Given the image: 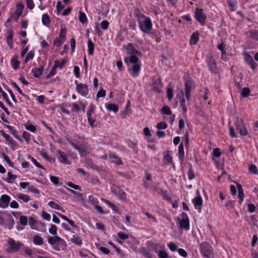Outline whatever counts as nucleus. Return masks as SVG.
<instances>
[{"label":"nucleus","mask_w":258,"mask_h":258,"mask_svg":"<svg viewBox=\"0 0 258 258\" xmlns=\"http://www.w3.org/2000/svg\"><path fill=\"white\" fill-rule=\"evenodd\" d=\"M137 17L140 30L144 33L149 34L152 29V23L150 18L142 13L138 14Z\"/></svg>","instance_id":"obj_1"},{"label":"nucleus","mask_w":258,"mask_h":258,"mask_svg":"<svg viewBox=\"0 0 258 258\" xmlns=\"http://www.w3.org/2000/svg\"><path fill=\"white\" fill-rule=\"evenodd\" d=\"M48 242L52 248L57 251L64 250L67 247L66 241L59 236H48Z\"/></svg>","instance_id":"obj_2"},{"label":"nucleus","mask_w":258,"mask_h":258,"mask_svg":"<svg viewBox=\"0 0 258 258\" xmlns=\"http://www.w3.org/2000/svg\"><path fill=\"white\" fill-rule=\"evenodd\" d=\"M199 250L201 255L204 258H210L214 256V250L210 243L203 241L200 245Z\"/></svg>","instance_id":"obj_3"},{"label":"nucleus","mask_w":258,"mask_h":258,"mask_svg":"<svg viewBox=\"0 0 258 258\" xmlns=\"http://www.w3.org/2000/svg\"><path fill=\"white\" fill-rule=\"evenodd\" d=\"M76 85V91L82 96H86L89 93L88 86L85 84L79 83L78 81H75Z\"/></svg>","instance_id":"obj_4"},{"label":"nucleus","mask_w":258,"mask_h":258,"mask_svg":"<svg viewBox=\"0 0 258 258\" xmlns=\"http://www.w3.org/2000/svg\"><path fill=\"white\" fill-rule=\"evenodd\" d=\"M181 220L179 221L180 227L185 230H189V219L185 212L181 214Z\"/></svg>","instance_id":"obj_5"},{"label":"nucleus","mask_w":258,"mask_h":258,"mask_svg":"<svg viewBox=\"0 0 258 258\" xmlns=\"http://www.w3.org/2000/svg\"><path fill=\"white\" fill-rule=\"evenodd\" d=\"M95 107L93 104H91L89 106V108L87 111V116L88 122L92 127H94L93 123L95 119L92 117V114L94 112Z\"/></svg>","instance_id":"obj_6"},{"label":"nucleus","mask_w":258,"mask_h":258,"mask_svg":"<svg viewBox=\"0 0 258 258\" xmlns=\"http://www.w3.org/2000/svg\"><path fill=\"white\" fill-rule=\"evenodd\" d=\"M11 198L7 195H3L0 198V208L2 209L7 208L9 205Z\"/></svg>","instance_id":"obj_7"},{"label":"nucleus","mask_w":258,"mask_h":258,"mask_svg":"<svg viewBox=\"0 0 258 258\" xmlns=\"http://www.w3.org/2000/svg\"><path fill=\"white\" fill-rule=\"evenodd\" d=\"M57 159L58 161L61 163L67 165H70L71 164V162L68 159V156L67 154L60 150L58 151Z\"/></svg>","instance_id":"obj_8"},{"label":"nucleus","mask_w":258,"mask_h":258,"mask_svg":"<svg viewBox=\"0 0 258 258\" xmlns=\"http://www.w3.org/2000/svg\"><path fill=\"white\" fill-rule=\"evenodd\" d=\"M244 60L252 70H255L257 64L253 60L252 57L247 53H244Z\"/></svg>","instance_id":"obj_9"},{"label":"nucleus","mask_w":258,"mask_h":258,"mask_svg":"<svg viewBox=\"0 0 258 258\" xmlns=\"http://www.w3.org/2000/svg\"><path fill=\"white\" fill-rule=\"evenodd\" d=\"M192 202L194 205L195 208L201 212L202 205L203 199L202 197L199 194L196 198L192 199Z\"/></svg>","instance_id":"obj_10"},{"label":"nucleus","mask_w":258,"mask_h":258,"mask_svg":"<svg viewBox=\"0 0 258 258\" xmlns=\"http://www.w3.org/2000/svg\"><path fill=\"white\" fill-rule=\"evenodd\" d=\"M195 17L196 20L201 24H204L206 19V16L203 13L202 9H196Z\"/></svg>","instance_id":"obj_11"},{"label":"nucleus","mask_w":258,"mask_h":258,"mask_svg":"<svg viewBox=\"0 0 258 258\" xmlns=\"http://www.w3.org/2000/svg\"><path fill=\"white\" fill-rule=\"evenodd\" d=\"M8 243L11 248L14 251H18L23 245V243L20 241L16 242L15 240L12 238H10L9 240Z\"/></svg>","instance_id":"obj_12"},{"label":"nucleus","mask_w":258,"mask_h":258,"mask_svg":"<svg viewBox=\"0 0 258 258\" xmlns=\"http://www.w3.org/2000/svg\"><path fill=\"white\" fill-rule=\"evenodd\" d=\"M123 48L126 51L127 54L133 55L140 53L137 49L134 48L133 44L131 43H128L126 46L123 45Z\"/></svg>","instance_id":"obj_13"},{"label":"nucleus","mask_w":258,"mask_h":258,"mask_svg":"<svg viewBox=\"0 0 258 258\" xmlns=\"http://www.w3.org/2000/svg\"><path fill=\"white\" fill-rule=\"evenodd\" d=\"M141 63L133 64L131 69L128 70L129 73L133 77H136L141 71Z\"/></svg>","instance_id":"obj_14"},{"label":"nucleus","mask_w":258,"mask_h":258,"mask_svg":"<svg viewBox=\"0 0 258 258\" xmlns=\"http://www.w3.org/2000/svg\"><path fill=\"white\" fill-rule=\"evenodd\" d=\"M72 112H79L81 109L83 112L85 111L86 106L81 101H79L78 103H73L71 105Z\"/></svg>","instance_id":"obj_15"},{"label":"nucleus","mask_w":258,"mask_h":258,"mask_svg":"<svg viewBox=\"0 0 258 258\" xmlns=\"http://www.w3.org/2000/svg\"><path fill=\"white\" fill-rule=\"evenodd\" d=\"M108 156L110 158H113L114 160H112L111 162L115 164L117 166L123 165V162L120 158L118 157L115 153L109 152L108 153Z\"/></svg>","instance_id":"obj_16"},{"label":"nucleus","mask_w":258,"mask_h":258,"mask_svg":"<svg viewBox=\"0 0 258 258\" xmlns=\"http://www.w3.org/2000/svg\"><path fill=\"white\" fill-rule=\"evenodd\" d=\"M162 88L161 80L159 78L155 79L152 83V89L154 91L159 92Z\"/></svg>","instance_id":"obj_17"},{"label":"nucleus","mask_w":258,"mask_h":258,"mask_svg":"<svg viewBox=\"0 0 258 258\" xmlns=\"http://www.w3.org/2000/svg\"><path fill=\"white\" fill-rule=\"evenodd\" d=\"M71 241L78 246H81L83 244V240L81 237L78 234L73 235Z\"/></svg>","instance_id":"obj_18"},{"label":"nucleus","mask_w":258,"mask_h":258,"mask_svg":"<svg viewBox=\"0 0 258 258\" xmlns=\"http://www.w3.org/2000/svg\"><path fill=\"white\" fill-rule=\"evenodd\" d=\"M44 71V66H41L40 68H36L33 69L31 71L33 75L35 78H39L40 76L42 74Z\"/></svg>","instance_id":"obj_19"},{"label":"nucleus","mask_w":258,"mask_h":258,"mask_svg":"<svg viewBox=\"0 0 258 258\" xmlns=\"http://www.w3.org/2000/svg\"><path fill=\"white\" fill-rule=\"evenodd\" d=\"M208 65L211 71L214 73L218 72V69L216 67L215 60L213 57H211L208 61Z\"/></svg>","instance_id":"obj_20"},{"label":"nucleus","mask_w":258,"mask_h":258,"mask_svg":"<svg viewBox=\"0 0 258 258\" xmlns=\"http://www.w3.org/2000/svg\"><path fill=\"white\" fill-rule=\"evenodd\" d=\"M178 154L179 160L180 161L181 163H182L184 157V151L182 143H180L178 146Z\"/></svg>","instance_id":"obj_21"},{"label":"nucleus","mask_w":258,"mask_h":258,"mask_svg":"<svg viewBox=\"0 0 258 258\" xmlns=\"http://www.w3.org/2000/svg\"><path fill=\"white\" fill-rule=\"evenodd\" d=\"M102 201L106 204L110 208H111L113 211L116 212V213H119V209L114 204L110 202L109 201L103 199H102Z\"/></svg>","instance_id":"obj_22"},{"label":"nucleus","mask_w":258,"mask_h":258,"mask_svg":"<svg viewBox=\"0 0 258 258\" xmlns=\"http://www.w3.org/2000/svg\"><path fill=\"white\" fill-rule=\"evenodd\" d=\"M11 63L14 70H16L19 68L20 61L18 60L17 55H15L12 57Z\"/></svg>","instance_id":"obj_23"},{"label":"nucleus","mask_w":258,"mask_h":258,"mask_svg":"<svg viewBox=\"0 0 258 258\" xmlns=\"http://www.w3.org/2000/svg\"><path fill=\"white\" fill-rule=\"evenodd\" d=\"M32 241L36 245H41L43 243V239L39 235H35L32 238Z\"/></svg>","instance_id":"obj_24"},{"label":"nucleus","mask_w":258,"mask_h":258,"mask_svg":"<svg viewBox=\"0 0 258 258\" xmlns=\"http://www.w3.org/2000/svg\"><path fill=\"white\" fill-rule=\"evenodd\" d=\"M195 85L191 80H187L185 83V90L191 92L194 88Z\"/></svg>","instance_id":"obj_25"},{"label":"nucleus","mask_w":258,"mask_h":258,"mask_svg":"<svg viewBox=\"0 0 258 258\" xmlns=\"http://www.w3.org/2000/svg\"><path fill=\"white\" fill-rule=\"evenodd\" d=\"M218 49L221 51L222 56L221 59L223 60H226L225 54L226 53V45L224 43H220L218 46Z\"/></svg>","instance_id":"obj_26"},{"label":"nucleus","mask_w":258,"mask_h":258,"mask_svg":"<svg viewBox=\"0 0 258 258\" xmlns=\"http://www.w3.org/2000/svg\"><path fill=\"white\" fill-rule=\"evenodd\" d=\"M86 180L93 185H96L99 183V180L96 176H91L89 174L86 177Z\"/></svg>","instance_id":"obj_27"},{"label":"nucleus","mask_w":258,"mask_h":258,"mask_svg":"<svg viewBox=\"0 0 258 258\" xmlns=\"http://www.w3.org/2000/svg\"><path fill=\"white\" fill-rule=\"evenodd\" d=\"M27 159L30 160L37 167L43 170H45V168L41 165L37 161L30 155H27Z\"/></svg>","instance_id":"obj_28"},{"label":"nucleus","mask_w":258,"mask_h":258,"mask_svg":"<svg viewBox=\"0 0 258 258\" xmlns=\"http://www.w3.org/2000/svg\"><path fill=\"white\" fill-rule=\"evenodd\" d=\"M188 179L191 180L195 178V172L192 169V166L191 163H188V170L187 172Z\"/></svg>","instance_id":"obj_29"},{"label":"nucleus","mask_w":258,"mask_h":258,"mask_svg":"<svg viewBox=\"0 0 258 258\" xmlns=\"http://www.w3.org/2000/svg\"><path fill=\"white\" fill-rule=\"evenodd\" d=\"M13 33L12 31H9L8 32V34L7 37V42L8 45L11 48L13 47Z\"/></svg>","instance_id":"obj_30"},{"label":"nucleus","mask_w":258,"mask_h":258,"mask_svg":"<svg viewBox=\"0 0 258 258\" xmlns=\"http://www.w3.org/2000/svg\"><path fill=\"white\" fill-rule=\"evenodd\" d=\"M149 245L150 246L151 248L156 253L158 252L157 251L158 248L163 249L164 248V246L163 245H162L160 243H153L152 242H150Z\"/></svg>","instance_id":"obj_31"},{"label":"nucleus","mask_w":258,"mask_h":258,"mask_svg":"<svg viewBox=\"0 0 258 258\" xmlns=\"http://www.w3.org/2000/svg\"><path fill=\"white\" fill-rule=\"evenodd\" d=\"M88 54L92 55L94 53V44L91 39H89L87 42Z\"/></svg>","instance_id":"obj_32"},{"label":"nucleus","mask_w":258,"mask_h":258,"mask_svg":"<svg viewBox=\"0 0 258 258\" xmlns=\"http://www.w3.org/2000/svg\"><path fill=\"white\" fill-rule=\"evenodd\" d=\"M114 194L118 197L120 200H124L126 197V193L122 189L118 188V192H114Z\"/></svg>","instance_id":"obj_33"},{"label":"nucleus","mask_w":258,"mask_h":258,"mask_svg":"<svg viewBox=\"0 0 258 258\" xmlns=\"http://www.w3.org/2000/svg\"><path fill=\"white\" fill-rule=\"evenodd\" d=\"M112 222L116 226H117L120 229H121L122 230H126V228L124 227L122 223H121L114 216L113 217Z\"/></svg>","instance_id":"obj_34"},{"label":"nucleus","mask_w":258,"mask_h":258,"mask_svg":"<svg viewBox=\"0 0 258 258\" xmlns=\"http://www.w3.org/2000/svg\"><path fill=\"white\" fill-rule=\"evenodd\" d=\"M199 34L197 33H194L190 39V44L192 45H196L199 40Z\"/></svg>","instance_id":"obj_35"},{"label":"nucleus","mask_w":258,"mask_h":258,"mask_svg":"<svg viewBox=\"0 0 258 258\" xmlns=\"http://www.w3.org/2000/svg\"><path fill=\"white\" fill-rule=\"evenodd\" d=\"M105 106H106V108L110 111H113L114 112H117L118 110V107L114 104H113V103L106 104Z\"/></svg>","instance_id":"obj_36"},{"label":"nucleus","mask_w":258,"mask_h":258,"mask_svg":"<svg viewBox=\"0 0 258 258\" xmlns=\"http://www.w3.org/2000/svg\"><path fill=\"white\" fill-rule=\"evenodd\" d=\"M9 215V218L7 219V226L9 229L11 230L14 228L15 222L13 218L11 216V215Z\"/></svg>","instance_id":"obj_37"},{"label":"nucleus","mask_w":258,"mask_h":258,"mask_svg":"<svg viewBox=\"0 0 258 258\" xmlns=\"http://www.w3.org/2000/svg\"><path fill=\"white\" fill-rule=\"evenodd\" d=\"M42 22L43 25L47 26L50 23L49 17L47 14H44L42 16Z\"/></svg>","instance_id":"obj_38"},{"label":"nucleus","mask_w":258,"mask_h":258,"mask_svg":"<svg viewBox=\"0 0 258 258\" xmlns=\"http://www.w3.org/2000/svg\"><path fill=\"white\" fill-rule=\"evenodd\" d=\"M163 159L167 162L172 164L173 158L171 155H170L169 151H166L164 155Z\"/></svg>","instance_id":"obj_39"},{"label":"nucleus","mask_w":258,"mask_h":258,"mask_svg":"<svg viewBox=\"0 0 258 258\" xmlns=\"http://www.w3.org/2000/svg\"><path fill=\"white\" fill-rule=\"evenodd\" d=\"M248 171L250 173L254 175L258 174V170L257 167L255 165L252 164L248 167Z\"/></svg>","instance_id":"obj_40"},{"label":"nucleus","mask_w":258,"mask_h":258,"mask_svg":"<svg viewBox=\"0 0 258 258\" xmlns=\"http://www.w3.org/2000/svg\"><path fill=\"white\" fill-rule=\"evenodd\" d=\"M48 205L51 208L57 210H60L61 208L58 204L56 203L54 201H50L48 202Z\"/></svg>","instance_id":"obj_41"},{"label":"nucleus","mask_w":258,"mask_h":258,"mask_svg":"<svg viewBox=\"0 0 258 258\" xmlns=\"http://www.w3.org/2000/svg\"><path fill=\"white\" fill-rule=\"evenodd\" d=\"M167 247L172 252L177 251L178 248L177 245L173 242H170L167 244Z\"/></svg>","instance_id":"obj_42"},{"label":"nucleus","mask_w":258,"mask_h":258,"mask_svg":"<svg viewBox=\"0 0 258 258\" xmlns=\"http://www.w3.org/2000/svg\"><path fill=\"white\" fill-rule=\"evenodd\" d=\"M18 198L25 203H27L30 200V198L29 196L21 193L19 194Z\"/></svg>","instance_id":"obj_43"},{"label":"nucleus","mask_w":258,"mask_h":258,"mask_svg":"<svg viewBox=\"0 0 258 258\" xmlns=\"http://www.w3.org/2000/svg\"><path fill=\"white\" fill-rule=\"evenodd\" d=\"M67 33L66 28H61L59 34V38L64 41Z\"/></svg>","instance_id":"obj_44"},{"label":"nucleus","mask_w":258,"mask_h":258,"mask_svg":"<svg viewBox=\"0 0 258 258\" xmlns=\"http://www.w3.org/2000/svg\"><path fill=\"white\" fill-rule=\"evenodd\" d=\"M250 37L255 41L258 40V30H253L250 32Z\"/></svg>","instance_id":"obj_45"},{"label":"nucleus","mask_w":258,"mask_h":258,"mask_svg":"<svg viewBox=\"0 0 258 258\" xmlns=\"http://www.w3.org/2000/svg\"><path fill=\"white\" fill-rule=\"evenodd\" d=\"M141 252L146 258H152V254L146 248H143L141 250Z\"/></svg>","instance_id":"obj_46"},{"label":"nucleus","mask_w":258,"mask_h":258,"mask_svg":"<svg viewBox=\"0 0 258 258\" xmlns=\"http://www.w3.org/2000/svg\"><path fill=\"white\" fill-rule=\"evenodd\" d=\"M34 56V52L33 51H30L28 52L27 56L24 60V63H26L30 60H31L33 58Z\"/></svg>","instance_id":"obj_47"},{"label":"nucleus","mask_w":258,"mask_h":258,"mask_svg":"<svg viewBox=\"0 0 258 258\" xmlns=\"http://www.w3.org/2000/svg\"><path fill=\"white\" fill-rule=\"evenodd\" d=\"M79 21L83 23L86 22L87 21L86 15L82 12H80L79 13Z\"/></svg>","instance_id":"obj_48"},{"label":"nucleus","mask_w":258,"mask_h":258,"mask_svg":"<svg viewBox=\"0 0 258 258\" xmlns=\"http://www.w3.org/2000/svg\"><path fill=\"white\" fill-rule=\"evenodd\" d=\"M49 232L54 236H57V227L56 225L51 224V227L49 229Z\"/></svg>","instance_id":"obj_49"},{"label":"nucleus","mask_w":258,"mask_h":258,"mask_svg":"<svg viewBox=\"0 0 258 258\" xmlns=\"http://www.w3.org/2000/svg\"><path fill=\"white\" fill-rule=\"evenodd\" d=\"M20 223L23 226H26L28 224V219L26 216L21 215L20 217Z\"/></svg>","instance_id":"obj_50"},{"label":"nucleus","mask_w":258,"mask_h":258,"mask_svg":"<svg viewBox=\"0 0 258 258\" xmlns=\"http://www.w3.org/2000/svg\"><path fill=\"white\" fill-rule=\"evenodd\" d=\"M117 236L121 240H125L128 238V235L124 232H119L117 233Z\"/></svg>","instance_id":"obj_51"},{"label":"nucleus","mask_w":258,"mask_h":258,"mask_svg":"<svg viewBox=\"0 0 258 258\" xmlns=\"http://www.w3.org/2000/svg\"><path fill=\"white\" fill-rule=\"evenodd\" d=\"M237 187L238 192L239 202L240 203L242 202V185L239 183H237Z\"/></svg>","instance_id":"obj_52"},{"label":"nucleus","mask_w":258,"mask_h":258,"mask_svg":"<svg viewBox=\"0 0 258 258\" xmlns=\"http://www.w3.org/2000/svg\"><path fill=\"white\" fill-rule=\"evenodd\" d=\"M162 112L163 114L166 115H170L172 112L170 108L168 106H164L162 109Z\"/></svg>","instance_id":"obj_53"},{"label":"nucleus","mask_w":258,"mask_h":258,"mask_svg":"<svg viewBox=\"0 0 258 258\" xmlns=\"http://www.w3.org/2000/svg\"><path fill=\"white\" fill-rule=\"evenodd\" d=\"M159 258H168V253L165 250H160L158 252Z\"/></svg>","instance_id":"obj_54"},{"label":"nucleus","mask_w":258,"mask_h":258,"mask_svg":"<svg viewBox=\"0 0 258 258\" xmlns=\"http://www.w3.org/2000/svg\"><path fill=\"white\" fill-rule=\"evenodd\" d=\"M167 127V124L165 121L159 122L156 125L157 129H165Z\"/></svg>","instance_id":"obj_55"},{"label":"nucleus","mask_w":258,"mask_h":258,"mask_svg":"<svg viewBox=\"0 0 258 258\" xmlns=\"http://www.w3.org/2000/svg\"><path fill=\"white\" fill-rule=\"evenodd\" d=\"M129 60H130V62L131 63H133V64L139 63L138 62L139 59H138V57L136 56H135V55H132L130 57Z\"/></svg>","instance_id":"obj_56"},{"label":"nucleus","mask_w":258,"mask_h":258,"mask_svg":"<svg viewBox=\"0 0 258 258\" xmlns=\"http://www.w3.org/2000/svg\"><path fill=\"white\" fill-rule=\"evenodd\" d=\"M57 67L54 65V66L51 68L50 72L47 75L46 78L49 79L51 78L52 76H54L56 74V70Z\"/></svg>","instance_id":"obj_57"},{"label":"nucleus","mask_w":258,"mask_h":258,"mask_svg":"<svg viewBox=\"0 0 258 258\" xmlns=\"http://www.w3.org/2000/svg\"><path fill=\"white\" fill-rule=\"evenodd\" d=\"M66 63V60H64V59H62L60 61H58V60H56L55 61V64L54 65L57 67V68H62L63 65Z\"/></svg>","instance_id":"obj_58"},{"label":"nucleus","mask_w":258,"mask_h":258,"mask_svg":"<svg viewBox=\"0 0 258 258\" xmlns=\"http://www.w3.org/2000/svg\"><path fill=\"white\" fill-rule=\"evenodd\" d=\"M10 133L11 134H12L16 139H17L19 141L22 140L21 137L20 135H19L18 134L17 130H10Z\"/></svg>","instance_id":"obj_59"},{"label":"nucleus","mask_w":258,"mask_h":258,"mask_svg":"<svg viewBox=\"0 0 258 258\" xmlns=\"http://www.w3.org/2000/svg\"><path fill=\"white\" fill-rule=\"evenodd\" d=\"M50 180L55 185H58L59 183V179L57 177L51 175L50 176Z\"/></svg>","instance_id":"obj_60"},{"label":"nucleus","mask_w":258,"mask_h":258,"mask_svg":"<svg viewBox=\"0 0 258 258\" xmlns=\"http://www.w3.org/2000/svg\"><path fill=\"white\" fill-rule=\"evenodd\" d=\"M177 251L179 255L183 257L186 258L188 256L187 252L183 248H178Z\"/></svg>","instance_id":"obj_61"},{"label":"nucleus","mask_w":258,"mask_h":258,"mask_svg":"<svg viewBox=\"0 0 258 258\" xmlns=\"http://www.w3.org/2000/svg\"><path fill=\"white\" fill-rule=\"evenodd\" d=\"M258 240V237L257 235L254 234L252 236L251 242V245L252 247H255L257 244Z\"/></svg>","instance_id":"obj_62"},{"label":"nucleus","mask_w":258,"mask_h":258,"mask_svg":"<svg viewBox=\"0 0 258 258\" xmlns=\"http://www.w3.org/2000/svg\"><path fill=\"white\" fill-rule=\"evenodd\" d=\"M250 90L248 87L243 88V98H245L249 95Z\"/></svg>","instance_id":"obj_63"},{"label":"nucleus","mask_w":258,"mask_h":258,"mask_svg":"<svg viewBox=\"0 0 258 258\" xmlns=\"http://www.w3.org/2000/svg\"><path fill=\"white\" fill-rule=\"evenodd\" d=\"M41 216L43 218V219H45L46 221H49L50 220L51 215L46 212L43 211L42 212Z\"/></svg>","instance_id":"obj_64"}]
</instances>
